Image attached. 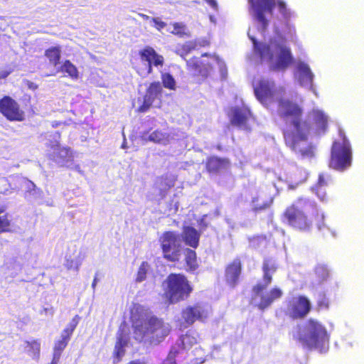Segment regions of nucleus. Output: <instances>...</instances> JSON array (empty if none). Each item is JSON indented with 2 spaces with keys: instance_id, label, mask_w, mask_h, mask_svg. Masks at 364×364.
Masks as SVG:
<instances>
[{
  "instance_id": "f8f14e48",
  "label": "nucleus",
  "mask_w": 364,
  "mask_h": 364,
  "mask_svg": "<svg viewBox=\"0 0 364 364\" xmlns=\"http://www.w3.org/2000/svg\"><path fill=\"white\" fill-rule=\"evenodd\" d=\"M311 309L309 299L305 296H298L288 301L287 315L292 319L305 318Z\"/></svg>"
},
{
  "instance_id": "423d86ee",
  "label": "nucleus",
  "mask_w": 364,
  "mask_h": 364,
  "mask_svg": "<svg viewBox=\"0 0 364 364\" xmlns=\"http://www.w3.org/2000/svg\"><path fill=\"white\" fill-rule=\"evenodd\" d=\"M193 290L191 282L181 273H171L164 282V294L169 304L187 300Z\"/></svg>"
},
{
  "instance_id": "20e7f679",
  "label": "nucleus",
  "mask_w": 364,
  "mask_h": 364,
  "mask_svg": "<svg viewBox=\"0 0 364 364\" xmlns=\"http://www.w3.org/2000/svg\"><path fill=\"white\" fill-rule=\"evenodd\" d=\"M249 37L253 43L255 51L262 60L268 62L274 60V56L271 46L279 51L275 64L270 67L272 70H284L293 63V57L290 48L285 45L279 43L277 40L271 39L269 44H266L259 43L254 36H249Z\"/></svg>"
},
{
  "instance_id": "864d4df0",
  "label": "nucleus",
  "mask_w": 364,
  "mask_h": 364,
  "mask_svg": "<svg viewBox=\"0 0 364 364\" xmlns=\"http://www.w3.org/2000/svg\"><path fill=\"white\" fill-rule=\"evenodd\" d=\"M210 55L207 53H205L201 55L202 57H205V56H210Z\"/></svg>"
},
{
  "instance_id": "cd10ccee",
  "label": "nucleus",
  "mask_w": 364,
  "mask_h": 364,
  "mask_svg": "<svg viewBox=\"0 0 364 364\" xmlns=\"http://www.w3.org/2000/svg\"><path fill=\"white\" fill-rule=\"evenodd\" d=\"M61 47L60 46H50L45 50L44 56L50 65L56 67L60 63Z\"/></svg>"
},
{
  "instance_id": "c756f323",
  "label": "nucleus",
  "mask_w": 364,
  "mask_h": 364,
  "mask_svg": "<svg viewBox=\"0 0 364 364\" xmlns=\"http://www.w3.org/2000/svg\"><path fill=\"white\" fill-rule=\"evenodd\" d=\"M58 71L66 73L73 80H76L79 77V72L77 67L69 60H64Z\"/></svg>"
},
{
  "instance_id": "c85d7f7f",
  "label": "nucleus",
  "mask_w": 364,
  "mask_h": 364,
  "mask_svg": "<svg viewBox=\"0 0 364 364\" xmlns=\"http://www.w3.org/2000/svg\"><path fill=\"white\" fill-rule=\"evenodd\" d=\"M328 186V180L326 178L323 173L318 175V181L314 187L316 195L321 200H325L327 198L325 188Z\"/></svg>"
},
{
  "instance_id": "c9c22d12",
  "label": "nucleus",
  "mask_w": 364,
  "mask_h": 364,
  "mask_svg": "<svg viewBox=\"0 0 364 364\" xmlns=\"http://www.w3.org/2000/svg\"><path fill=\"white\" fill-rule=\"evenodd\" d=\"M149 267L147 262L144 261L141 263L135 279L136 282H141L146 279Z\"/></svg>"
},
{
  "instance_id": "e433bc0d",
  "label": "nucleus",
  "mask_w": 364,
  "mask_h": 364,
  "mask_svg": "<svg viewBox=\"0 0 364 364\" xmlns=\"http://www.w3.org/2000/svg\"><path fill=\"white\" fill-rule=\"evenodd\" d=\"M11 232V220L9 218L8 213L0 216V233Z\"/></svg>"
},
{
  "instance_id": "412c9836",
  "label": "nucleus",
  "mask_w": 364,
  "mask_h": 364,
  "mask_svg": "<svg viewBox=\"0 0 364 364\" xmlns=\"http://www.w3.org/2000/svg\"><path fill=\"white\" fill-rule=\"evenodd\" d=\"M229 165L230 161L228 159L212 156L206 159L205 169L210 174H216L227 168Z\"/></svg>"
},
{
  "instance_id": "dca6fc26",
  "label": "nucleus",
  "mask_w": 364,
  "mask_h": 364,
  "mask_svg": "<svg viewBox=\"0 0 364 364\" xmlns=\"http://www.w3.org/2000/svg\"><path fill=\"white\" fill-rule=\"evenodd\" d=\"M253 119L250 109L245 106L235 107L232 109L230 122L232 125L250 131V122Z\"/></svg>"
},
{
  "instance_id": "2f4dec72",
  "label": "nucleus",
  "mask_w": 364,
  "mask_h": 364,
  "mask_svg": "<svg viewBox=\"0 0 364 364\" xmlns=\"http://www.w3.org/2000/svg\"><path fill=\"white\" fill-rule=\"evenodd\" d=\"M26 347L28 348V353L33 358H39L41 352V343L38 340H32L26 341Z\"/></svg>"
},
{
  "instance_id": "3c124183",
  "label": "nucleus",
  "mask_w": 364,
  "mask_h": 364,
  "mask_svg": "<svg viewBox=\"0 0 364 364\" xmlns=\"http://www.w3.org/2000/svg\"><path fill=\"white\" fill-rule=\"evenodd\" d=\"M5 208L3 206H0V214L4 213L5 212Z\"/></svg>"
},
{
  "instance_id": "7ed1b4c3",
  "label": "nucleus",
  "mask_w": 364,
  "mask_h": 364,
  "mask_svg": "<svg viewBox=\"0 0 364 364\" xmlns=\"http://www.w3.org/2000/svg\"><path fill=\"white\" fill-rule=\"evenodd\" d=\"M132 328L136 340L141 342L148 337L149 342L154 344L161 343L171 332L169 324L155 316H149L144 321H134Z\"/></svg>"
},
{
  "instance_id": "5701e85b",
  "label": "nucleus",
  "mask_w": 364,
  "mask_h": 364,
  "mask_svg": "<svg viewBox=\"0 0 364 364\" xmlns=\"http://www.w3.org/2000/svg\"><path fill=\"white\" fill-rule=\"evenodd\" d=\"M128 344V339L122 331H119L113 351V364H118L125 355V347Z\"/></svg>"
},
{
  "instance_id": "f03ea898",
  "label": "nucleus",
  "mask_w": 364,
  "mask_h": 364,
  "mask_svg": "<svg viewBox=\"0 0 364 364\" xmlns=\"http://www.w3.org/2000/svg\"><path fill=\"white\" fill-rule=\"evenodd\" d=\"M307 203V200L299 198L287 206L281 215L282 223L301 232H310L314 225L318 229H321L324 225L323 215L318 213L309 214L305 209Z\"/></svg>"
},
{
  "instance_id": "603ef678",
  "label": "nucleus",
  "mask_w": 364,
  "mask_h": 364,
  "mask_svg": "<svg viewBox=\"0 0 364 364\" xmlns=\"http://www.w3.org/2000/svg\"><path fill=\"white\" fill-rule=\"evenodd\" d=\"M96 283H97V279L95 278L93 282H92V287H95V286L96 285Z\"/></svg>"
},
{
  "instance_id": "79ce46f5",
  "label": "nucleus",
  "mask_w": 364,
  "mask_h": 364,
  "mask_svg": "<svg viewBox=\"0 0 364 364\" xmlns=\"http://www.w3.org/2000/svg\"><path fill=\"white\" fill-rule=\"evenodd\" d=\"M316 272L318 277H320L321 274H324L322 277V280H323L326 277H328V271L323 267H317Z\"/></svg>"
},
{
  "instance_id": "b1692460",
  "label": "nucleus",
  "mask_w": 364,
  "mask_h": 364,
  "mask_svg": "<svg viewBox=\"0 0 364 364\" xmlns=\"http://www.w3.org/2000/svg\"><path fill=\"white\" fill-rule=\"evenodd\" d=\"M181 255H183L184 269L188 272H193L199 267L198 257L196 251L188 247L183 248Z\"/></svg>"
},
{
  "instance_id": "4be33fe9",
  "label": "nucleus",
  "mask_w": 364,
  "mask_h": 364,
  "mask_svg": "<svg viewBox=\"0 0 364 364\" xmlns=\"http://www.w3.org/2000/svg\"><path fill=\"white\" fill-rule=\"evenodd\" d=\"M209 46L208 41H189L181 45H178L176 50V53L181 57L183 60H186V56L193 50L198 49L200 47H205Z\"/></svg>"
},
{
  "instance_id": "5fc2aeb1",
  "label": "nucleus",
  "mask_w": 364,
  "mask_h": 364,
  "mask_svg": "<svg viewBox=\"0 0 364 364\" xmlns=\"http://www.w3.org/2000/svg\"><path fill=\"white\" fill-rule=\"evenodd\" d=\"M76 270H78V265L76 266Z\"/></svg>"
},
{
  "instance_id": "0eeeda50",
  "label": "nucleus",
  "mask_w": 364,
  "mask_h": 364,
  "mask_svg": "<svg viewBox=\"0 0 364 364\" xmlns=\"http://www.w3.org/2000/svg\"><path fill=\"white\" fill-rule=\"evenodd\" d=\"M298 335L295 336L294 338L299 341L304 348L309 349L316 348L328 338L326 328L315 319H309L305 323L303 331H301V326H298Z\"/></svg>"
},
{
  "instance_id": "39448f33",
  "label": "nucleus",
  "mask_w": 364,
  "mask_h": 364,
  "mask_svg": "<svg viewBox=\"0 0 364 364\" xmlns=\"http://www.w3.org/2000/svg\"><path fill=\"white\" fill-rule=\"evenodd\" d=\"M248 3L251 15L261 25L264 31L269 26V20L266 15L272 16L276 6L284 20L288 21L291 17V11L287 8L286 3L282 0H248Z\"/></svg>"
},
{
  "instance_id": "9d476101",
  "label": "nucleus",
  "mask_w": 364,
  "mask_h": 364,
  "mask_svg": "<svg viewBox=\"0 0 364 364\" xmlns=\"http://www.w3.org/2000/svg\"><path fill=\"white\" fill-rule=\"evenodd\" d=\"M159 241L163 253V257L168 262H178L181 251L179 235L174 231H165L159 237Z\"/></svg>"
},
{
  "instance_id": "a19ab883",
  "label": "nucleus",
  "mask_w": 364,
  "mask_h": 364,
  "mask_svg": "<svg viewBox=\"0 0 364 364\" xmlns=\"http://www.w3.org/2000/svg\"><path fill=\"white\" fill-rule=\"evenodd\" d=\"M162 135L161 132L155 131L150 134L149 139L151 141L159 142L162 139Z\"/></svg>"
},
{
  "instance_id": "f257e3e1",
  "label": "nucleus",
  "mask_w": 364,
  "mask_h": 364,
  "mask_svg": "<svg viewBox=\"0 0 364 364\" xmlns=\"http://www.w3.org/2000/svg\"><path fill=\"white\" fill-rule=\"evenodd\" d=\"M277 114L284 122L282 133L286 145L302 156H311L312 147L306 144L308 136L311 132L316 135L326 133L329 117L323 110L313 109L309 122L303 119L304 109L300 105L284 97L277 100Z\"/></svg>"
},
{
  "instance_id": "f704fd0d",
  "label": "nucleus",
  "mask_w": 364,
  "mask_h": 364,
  "mask_svg": "<svg viewBox=\"0 0 364 364\" xmlns=\"http://www.w3.org/2000/svg\"><path fill=\"white\" fill-rule=\"evenodd\" d=\"M159 185L161 188V195L165 197L167 191L174 186V181L169 179L168 177H161L160 178Z\"/></svg>"
},
{
  "instance_id": "1a4fd4ad",
  "label": "nucleus",
  "mask_w": 364,
  "mask_h": 364,
  "mask_svg": "<svg viewBox=\"0 0 364 364\" xmlns=\"http://www.w3.org/2000/svg\"><path fill=\"white\" fill-rule=\"evenodd\" d=\"M139 58L132 62L133 68L141 77H146L153 72V66L162 67L164 58L159 54L154 48L146 46L139 50Z\"/></svg>"
},
{
  "instance_id": "8fccbe9b",
  "label": "nucleus",
  "mask_w": 364,
  "mask_h": 364,
  "mask_svg": "<svg viewBox=\"0 0 364 364\" xmlns=\"http://www.w3.org/2000/svg\"><path fill=\"white\" fill-rule=\"evenodd\" d=\"M141 16L143 17L144 19L145 20H151V18H150L149 16L147 15H145V14H142Z\"/></svg>"
},
{
  "instance_id": "2eb2a0df",
  "label": "nucleus",
  "mask_w": 364,
  "mask_h": 364,
  "mask_svg": "<svg viewBox=\"0 0 364 364\" xmlns=\"http://www.w3.org/2000/svg\"><path fill=\"white\" fill-rule=\"evenodd\" d=\"M242 272V260L240 257H235L225 266L224 272L225 284L231 289L235 288L240 283Z\"/></svg>"
},
{
  "instance_id": "49530a36",
  "label": "nucleus",
  "mask_w": 364,
  "mask_h": 364,
  "mask_svg": "<svg viewBox=\"0 0 364 364\" xmlns=\"http://www.w3.org/2000/svg\"><path fill=\"white\" fill-rule=\"evenodd\" d=\"M205 1L213 9L217 10V9H218V4H217L215 0H205Z\"/></svg>"
},
{
  "instance_id": "72a5a7b5",
  "label": "nucleus",
  "mask_w": 364,
  "mask_h": 364,
  "mask_svg": "<svg viewBox=\"0 0 364 364\" xmlns=\"http://www.w3.org/2000/svg\"><path fill=\"white\" fill-rule=\"evenodd\" d=\"M161 81L163 86L171 90L176 89V81L173 77L168 73L161 74Z\"/></svg>"
},
{
  "instance_id": "7c9ffc66",
  "label": "nucleus",
  "mask_w": 364,
  "mask_h": 364,
  "mask_svg": "<svg viewBox=\"0 0 364 364\" xmlns=\"http://www.w3.org/2000/svg\"><path fill=\"white\" fill-rule=\"evenodd\" d=\"M299 70L301 83L311 85L314 75L309 66L306 64H301L299 66Z\"/></svg>"
},
{
  "instance_id": "6e6552de",
  "label": "nucleus",
  "mask_w": 364,
  "mask_h": 364,
  "mask_svg": "<svg viewBox=\"0 0 364 364\" xmlns=\"http://www.w3.org/2000/svg\"><path fill=\"white\" fill-rule=\"evenodd\" d=\"M341 141H334L331 146L329 167L343 171L351 166L352 149L343 132L340 131Z\"/></svg>"
},
{
  "instance_id": "09e8293b",
  "label": "nucleus",
  "mask_w": 364,
  "mask_h": 364,
  "mask_svg": "<svg viewBox=\"0 0 364 364\" xmlns=\"http://www.w3.org/2000/svg\"><path fill=\"white\" fill-rule=\"evenodd\" d=\"M127 364H146L144 361H141L140 360H131Z\"/></svg>"
},
{
  "instance_id": "393cba45",
  "label": "nucleus",
  "mask_w": 364,
  "mask_h": 364,
  "mask_svg": "<svg viewBox=\"0 0 364 364\" xmlns=\"http://www.w3.org/2000/svg\"><path fill=\"white\" fill-rule=\"evenodd\" d=\"M200 234L191 226H185L183 228L182 237L185 244L192 248H197L199 245Z\"/></svg>"
},
{
  "instance_id": "f3484780",
  "label": "nucleus",
  "mask_w": 364,
  "mask_h": 364,
  "mask_svg": "<svg viewBox=\"0 0 364 364\" xmlns=\"http://www.w3.org/2000/svg\"><path fill=\"white\" fill-rule=\"evenodd\" d=\"M81 317L79 315H75L68 324V326L63 329L61 333L60 339L56 341L53 347V353L62 354L68 346L71 336L77 326Z\"/></svg>"
},
{
  "instance_id": "473e14b6",
  "label": "nucleus",
  "mask_w": 364,
  "mask_h": 364,
  "mask_svg": "<svg viewBox=\"0 0 364 364\" xmlns=\"http://www.w3.org/2000/svg\"><path fill=\"white\" fill-rule=\"evenodd\" d=\"M331 301L325 292H321L316 301V309L318 311L327 310L330 307Z\"/></svg>"
},
{
  "instance_id": "4c0bfd02",
  "label": "nucleus",
  "mask_w": 364,
  "mask_h": 364,
  "mask_svg": "<svg viewBox=\"0 0 364 364\" xmlns=\"http://www.w3.org/2000/svg\"><path fill=\"white\" fill-rule=\"evenodd\" d=\"M173 30L171 32L173 34L178 36L179 37H184L187 36V33L186 32V26L183 23H173Z\"/></svg>"
},
{
  "instance_id": "c03bdc74",
  "label": "nucleus",
  "mask_w": 364,
  "mask_h": 364,
  "mask_svg": "<svg viewBox=\"0 0 364 364\" xmlns=\"http://www.w3.org/2000/svg\"><path fill=\"white\" fill-rule=\"evenodd\" d=\"M11 70H5L0 71V80L6 78L11 73Z\"/></svg>"
},
{
  "instance_id": "58836bf2",
  "label": "nucleus",
  "mask_w": 364,
  "mask_h": 364,
  "mask_svg": "<svg viewBox=\"0 0 364 364\" xmlns=\"http://www.w3.org/2000/svg\"><path fill=\"white\" fill-rule=\"evenodd\" d=\"M182 345L184 348H189L193 344L196 343V338L191 336L189 333H186L181 338Z\"/></svg>"
},
{
  "instance_id": "4468645a",
  "label": "nucleus",
  "mask_w": 364,
  "mask_h": 364,
  "mask_svg": "<svg viewBox=\"0 0 364 364\" xmlns=\"http://www.w3.org/2000/svg\"><path fill=\"white\" fill-rule=\"evenodd\" d=\"M270 284H257L252 288V291L256 296L260 295V301L257 304V307L260 310H264L272 305L276 300L282 297L283 292L278 287L272 288L267 294H261Z\"/></svg>"
},
{
  "instance_id": "37998d69",
  "label": "nucleus",
  "mask_w": 364,
  "mask_h": 364,
  "mask_svg": "<svg viewBox=\"0 0 364 364\" xmlns=\"http://www.w3.org/2000/svg\"><path fill=\"white\" fill-rule=\"evenodd\" d=\"M24 84L25 85L28 87V89L31 90H36L38 89V85L37 84H36L35 82L31 81V80H24Z\"/></svg>"
},
{
  "instance_id": "ea45409f",
  "label": "nucleus",
  "mask_w": 364,
  "mask_h": 364,
  "mask_svg": "<svg viewBox=\"0 0 364 364\" xmlns=\"http://www.w3.org/2000/svg\"><path fill=\"white\" fill-rule=\"evenodd\" d=\"M151 21L154 23V26L159 31L166 26V23L159 18H151Z\"/></svg>"
},
{
  "instance_id": "a878e982",
  "label": "nucleus",
  "mask_w": 364,
  "mask_h": 364,
  "mask_svg": "<svg viewBox=\"0 0 364 364\" xmlns=\"http://www.w3.org/2000/svg\"><path fill=\"white\" fill-rule=\"evenodd\" d=\"M277 264L272 258H265L263 260L262 269L263 272V281L266 284H271L272 282V275L277 270Z\"/></svg>"
},
{
  "instance_id": "aec40b11",
  "label": "nucleus",
  "mask_w": 364,
  "mask_h": 364,
  "mask_svg": "<svg viewBox=\"0 0 364 364\" xmlns=\"http://www.w3.org/2000/svg\"><path fill=\"white\" fill-rule=\"evenodd\" d=\"M186 61V66L188 70L194 72L198 75L206 77L212 70V65L209 63H204L199 58L193 57Z\"/></svg>"
},
{
  "instance_id": "ddd939ff",
  "label": "nucleus",
  "mask_w": 364,
  "mask_h": 364,
  "mask_svg": "<svg viewBox=\"0 0 364 364\" xmlns=\"http://www.w3.org/2000/svg\"><path fill=\"white\" fill-rule=\"evenodd\" d=\"M0 113L11 122H22L25 119L24 112L10 96H4L0 99Z\"/></svg>"
},
{
  "instance_id": "a18cd8bd",
  "label": "nucleus",
  "mask_w": 364,
  "mask_h": 364,
  "mask_svg": "<svg viewBox=\"0 0 364 364\" xmlns=\"http://www.w3.org/2000/svg\"><path fill=\"white\" fill-rule=\"evenodd\" d=\"M60 356L61 355H58V353H53V358L50 364H58L60 358Z\"/></svg>"
},
{
  "instance_id": "bb28decb",
  "label": "nucleus",
  "mask_w": 364,
  "mask_h": 364,
  "mask_svg": "<svg viewBox=\"0 0 364 364\" xmlns=\"http://www.w3.org/2000/svg\"><path fill=\"white\" fill-rule=\"evenodd\" d=\"M274 196L264 199L261 196H255L251 200V209L255 213H259L269 209L274 203Z\"/></svg>"
},
{
  "instance_id": "6ab92c4d",
  "label": "nucleus",
  "mask_w": 364,
  "mask_h": 364,
  "mask_svg": "<svg viewBox=\"0 0 364 364\" xmlns=\"http://www.w3.org/2000/svg\"><path fill=\"white\" fill-rule=\"evenodd\" d=\"M162 87L159 82H152L146 90L143 97V103L138 107V112H146L153 105L154 102L161 95Z\"/></svg>"
},
{
  "instance_id": "de8ad7c7",
  "label": "nucleus",
  "mask_w": 364,
  "mask_h": 364,
  "mask_svg": "<svg viewBox=\"0 0 364 364\" xmlns=\"http://www.w3.org/2000/svg\"><path fill=\"white\" fill-rule=\"evenodd\" d=\"M74 261L73 260H67L65 263V267L68 269H71L73 267Z\"/></svg>"
},
{
  "instance_id": "9b49d317",
  "label": "nucleus",
  "mask_w": 364,
  "mask_h": 364,
  "mask_svg": "<svg viewBox=\"0 0 364 364\" xmlns=\"http://www.w3.org/2000/svg\"><path fill=\"white\" fill-rule=\"evenodd\" d=\"M181 317L183 320L184 327L192 326L195 322H205L209 317V311L204 304L198 302L193 305H188L181 311Z\"/></svg>"
},
{
  "instance_id": "a211bd4d",
  "label": "nucleus",
  "mask_w": 364,
  "mask_h": 364,
  "mask_svg": "<svg viewBox=\"0 0 364 364\" xmlns=\"http://www.w3.org/2000/svg\"><path fill=\"white\" fill-rule=\"evenodd\" d=\"M274 81L262 79L258 85L255 87V95L257 99L263 105H269L274 97L275 90Z\"/></svg>"
}]
</instances>
